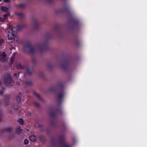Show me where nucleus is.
<instances>
[{
	"mask_svg": "<svg viewBox=\"0 0 147 147\" xmlns=\"http://www.w3.org/2000/svg\"><path fill=\"white\" fill-rule=\"evenodd\" d=\"M58 142H56V140L54 138L51 139V141L53 145L54 146H57L58 144L61 145L60 147H70V145L67 143H65V136L63 134H62L58 136Z\"/></svg>",
	"mask_w": 147,
	"mask_h": 147,
	"instance_id": "obj_1",
	"label": "nucleus"
},
{
	"mask_svg": "<svg viewBox=\"0 0 147 147\" xmlns=\"http://www.w3.org/2000/svg\"><path fill=\"white\" fill-rule=\"evenodd\" d=\"M26 24H24L21 25H18L17 26V28L13 27L11 30V33L10 31V30L9 31V33L8 34V38L9 40L13 39L15 36L18 30H19L22 29L23 28L25 27Z\"/></svg>",
	"mask_w": 147,
	"mask_h": 147,
	"instance_id": "obj_2",
	"label": "nucleus"
},
{
	"mask_svg": "<svg viewBox=\"0 0 147 147\" xmlns=\"http://www.w3.org/2000/svg\"><path fill=\"white\" fill-rule=\"evenodd\" d=\"M57 86L59 90L60 89H62V90L61 92L57 94L56 97L58 103L59 104H61L62 102L64 95V92L63 90L64 88V84L63 83L60 82L57 84Z\"/></svg>",
	"mask_w": 147,
	"mask_h": 147,
	"instance_id": "obj_3",
	"label": "nucleus"
},
{
	"mask_svg": "<svg viewBox=\"0 0 147 147\" xmlns=\"http://www.w3.org/2000/svg\"><path fill=\"white\" fill-rule=\"evenodd\" d=\"M24 50L26 53L33 54L36 51V49L33 47L30 41H26L24 47Z\"/></svg>",
	"mask_w": 147,
	"mask_h": 147,
	"instance_id": "obj_4",
	"label": "nucleus"
},
{
	"mask_svg": "<svg viewBox=\"0 0 147 147\" xmlns=\"http://www.w3.org/2000/svg\"><path fill=\"white\" fill-rule=\"evenodd\" d=\"M15 59V57L12 56L10 59V62L9 64V68L11 69H13L15 68L17 69H23L24 68V66H22L21 63H20L17 64H14L13 62Z\"/></svg>",
	"mask_w": 147,
	"mask_h": 147,
	"instance_id": "obj_5",
	"label": "nucleus"
},
{
	"mask_svg": "<svg viewBox=\"0 0 147 147\" xmlns=\"http://www.w3.org/2000/svg\"><path fill=\"white\" fill-rule=\"evenodd\" d=\"M12 82L11 75L8 74H5L4 78V82L7 85L11 86Z\"/></svg>",
	"mask_w": 147,
	"mask_h": 147,
	"instance_id": "obj_6",
	"label": "nucleus"
},
{
	"mask_svg": "<svg viewBox=\"0 0 147 147\" xmlns=\"http://www.w3.org/2000/svg\"><path fill=\"white\" fill-rule=\"evenodd\" d=\"M40 51L41 53L48 50L49 47L47 42H43L40 44L38 46Z\"/></svg>",
	"mask_w": 147,
	"mask_h": 147,
	"instance_id": "obj_7",
	"label": "nucleus"
},
{
	"mask_svg": "<svg viewBox=\"0 0 147 147\" xmlns=\"http://www.w3.org/2000/svg\"><path fill=\"white\" fill-rule=\"evenodd\" d=\"M69 61L67 59H65L61 63V66L62 69L66 71L69 67Z\"/></svg>",
	"mask_w": 147,
	"mask_h": 147,
	"instance_id": "obj_8",
	"label": "nucleus"
},
{
	"mask_svg": "<svg viewBox=\"0 0 147 147\" xmlns=\"http://www.w3.org/2000/svg\"><path fill=\"white\" fill-rule=\"evenodd\" d=\"M62 111L60 108L57 109L56 110H53V111L50 113V116L53 118H54L56 114V113H62Z\"/></svg>",
	"mask_w": 147,
	"mask_h": 147,
	"instance_id": "obj_9",
	"label": "nucleus"
},
{
	"mask_svg": "<svg viewBox=\"0 0 147 147\" xmlns=\"http://www.w3.org/2000/svg\"><path fill=\"white\" fill-rule=\"evenodd\" d=\"M7 60V54L5 52H3L0 58V60L1 62H4Z\"/></svg>",
	"mask_w": 147,
	"mask_h": 147,
	"instance_id": "obj_10",
	"label": "nucleus"
},
{
	"mask_svg": "<svg viewBox=\"0 0 147 147\" xmlns=\"http://www.w3.org/2000/svg\"><path fill=\"white\" fill-rule=\"evenodd\" d=\"M32 22L34 28L35 29L38 28V24L36 19H33Z\"/></svg>",
	"mask_w": 147,
	"mask_h": 147,
	"instance_id": "obj_11",
	"label": "nucleus"
},
{
	"mask_svg": "<svg viewBox=\"0 0 147 147\" xmlns=\"http://www.w3.org/2000/svg\"><path fill=\"white\" fill-rule=\"evenodd\" d=\"M10 98V96L9 95L6 96L5 97V101L4 105L5 106H6L8 105L9 100Z\"/></svg>",
	"mask_w": 147,
	"mask_h": 147,
	"instance_id": "obj_12",
	"label": "nucleus"
},
{
	"mask_svg": "<svg viewBox=\"0 0 147 147\" xmlns=\"http://www.w3.org/2000/svg\"><path fill=\"white\" fill-rule=\"evenodd\" d=\"M74 44L76 46L79 47L80 44V42L79 39L78 38L75 39L74 41Z\"/></svg>",
	"mask_w": 147,
	"mask_h": 147,
	"instance_id": "obj_13",
	"label": "nucleus"
},
{
	"mask_svg": "<svg viewBox=\"0 0 147 147\" xmlns=\"http://www.w3.org/2000/svg\"><path fill=\"white\" fill-rule=\"evenodd\" d=\"M34 69L33 67H31L30 68H28L26 70V73L29 75H31Z\"/></svg>",
	"mask_w": 147,
	"mask_h": 147,
	"instance_id": "obj_14",
	"label": "nucleus"
},
{
	"mask_svg": "<svg viewBox=\"0 0 147 147\" xmlns=\"http://www.w3.org/2000/svg\"><path fill=\"white\" fill-rule=\"evenodd\" d=\"M22 94L20 92L19 94V95H18L16 98V102L18 103L19 104L21 101H23V100L21 98V96Z\"/></svg>",
	"mask_w": 147,
	"mask_h": 147,
	"instance_id": "obj_15",
	"label": "nucleus"
},
{
	"mask_svg": "<svg viewBox=\"0 0 147 147\" xmlns=\"http://www.w3.org/2000/svg\"><path fill=\"white\" fill-rule=\"evenodd\" d=\"M39 138L40 141L42 143H45L46 142V139L44 136L40 135L39 136Z\"/></svg>",
	"mask_w": 147,
	"mask_h": 147,
	"instance_id": "obj_16",
	"label": "nucleus"
},
{
	"mask_svg": "<svg viewBox=\"0 0 147 147\" xmlns=\"http://www.w3.org/2000/svg\"><path fill=\"white\" fill-rule=\"evenodd\" d=\"M12 128L11 127H7V128H5L3 129L2 131V132H7L9 133H11L12 131Z\"/></svg>",
	"mask_w": 147,
	"mask_h": 147,
	"instance_id": "obj_17",
	"label": "nucleus"
},
{
	"mask_svg": "<svg viewBox=\"0 0 147 147\" xmlns=\"http://www.w3.org/2000/svg\"><path fill=\"white\" fill-rule=\"evenodd\" d=\"M21 127L19 126L16 130V132L19 135L20 134L23 132V130L21 129Z\"/></svg>",
	"mask_w": 147,
	"mask_h": 147,
	"instance_id": "obj_18",
	"label": "nucleus"
},
{
	"mask_svg": "<svg viewBox=\"0 0 147 147\" xmlns=\"http://www.w3.org/2000/svg\"><path fill=\"white\" fill-rule=\"evenodd\" d=\"M74 26L76 27H78L80 25V22L77 20H75L73 21Z\"/></svg>",
	"mask_w": 147,
	"mask_h": 147,
	"instance_id": "obj_19",
	"label": "nucleus"
},
{
	"mask_svg": "<svg viewBox=\"0 0 147 147\" xmlns=\"http://www.w3.org/2000/svg\"><path fill=\"white\" fill-rule=\"evenodd\" d=\"M29 140L32 142H35L36 140V137L35 135L30 136L29 137Z\"/></svg>",
	"mask_w": 147,
	"mask_h": 147,
	"instance_id": "obj_20",
	"label": "nucleus"
},
{
	"mask_svg": "<svg viewBox=\"0 0 147 147\" xmlns=\"http://www.w3.org/2000/svg\"><path fill=\"white\" fill-rule=\"evenodd\" d=\"M1 9L3 12H7L8 10V8L2 6L1 7Z\"/></svg>",
	"mask_w": 147,
	"mask_h": 147,
	"instance_id": "obj_21",
	"label": "nucleus"
},
{
	"mask_svg": "<svg viewBox=\"0 0 147 147\" xmlns=\"http://www.w3.org/2000/svg\"><path fill=\"white\" fill-rule=\"evenodd\" d=\"M34 95H35L37 97L39 100L42 101H43V99L38 94L36 93L35 92H34Z\"/></svg>",
	"mask_w": 147,
	"mask_h": 147,
	"instance_id": "obj_22",
	"label": "nucleus"
},
{
	"mask_svg": "<svg viewBox=\"0 0 147 147\" xmlns=\"http://www.w3.org/2000/svg\"><path fill=\"white\" fill-rule=\"evenodd\" d=\"M57 90V88L56 87H51L50 88V91L53 92H55Z\"/></svg>",
	"mask_w": 147,
	"mask_h": 147,
	"instance_id": "obj_23",
	"label": "nucleus"
},
{
	"mask_svg": "<svg viewBox=\"0 0 147 147\" xmlns=\"http://www.w3.org/2000/svg\"><path fill=\"white\" fill-rule=\"evenodd\" d=\"M65 10L66 11L69 12L70 11V8L68 6H66L65 7Z\"/></svg>",
	"mask_w": 147,
	"mask_h": 147,
	"instance_id": "obj_24",
	"label": "nucleus"
},
{
	"mask_svg": "<svg viewBox=\"0 0 147 147\" xmlns=\"http://www.w3.org/2000/svg\"><path fill=\"white\" fill-rule=\"evenodd\" d=\"M32 84V82L31 81L26 82H25V84L26 86H30Z\"/></svg>",
	"mask_w": 147,
	"mask_h": 147,
	"instance_id": "obj_25",
	"label": "nucleus"
},
{
	"mask_svg": "<svg viewBox=\"0 0 147 147\" xmlns=\"http://www.w3.org/2000/svg\"><path fill=\"white\" fill-rule=\"evenodd\" d=\"M26 5L25 4L21 3L19 5H18V7L19 8H24L25 7Z\"/></svg>",
	"mask_w": 147,
	"mask_h": 147,
	"instance_id": "obj_26",
	"label": "nucleus"
},
{
	"mask_svg": "<svg viewBox=\"0 0 147 147\" xmlns=\"http://www.w3.org/2000/svg\"><path fill=\"white\" fill-rule=\"evenodd\" d=\"M9 15V13H7L6 14H4L3 15V18L5 19V20L7 18V17Z\"/></svg>",
	"mask_w": 147,
	"mask_h": 147,
	"instance_id": "obj_27",
	"label": "nucleus"
},
{
	"mask_svg": "<svg viewBox=\"0 0 147 147\" xmlns=\"http://www.w3.org/2000/svg\"><path fill=\"white\" fill-rule=\"evenodd\" d=\"M19 122L21 125H23L24 124V121L22 119H20L19 120Z\"/></svg>",
	"mask_w": 147,
	"mask_h": 147,
	"instance_id": "obj_28",
	"label": "nucleus"
},
{
	"mask_svg": "<svg viewBox=\"0 0 147 147\" xmlns=\"http://www.w3.org/2000/svg\"><path fill=\"white\" fill-rule=\"evenodd\" d=\"M5 88L3 87L0 90V96H1L3 93Z\"/></svg>",
	"mask_w": 147,
	"mask_h": 147,
	"instance_id": "obj_29",
	"label": "nucleus"
},
{
	"mask_svg": "<svg viewBox=\"0 0 147 147\" xmlns=\"http://www.w3.org/2000/svg\"><path fill=\"white\" fill-rule=\"evenodd\" d=\"M18 16L22 18L24 16V14L22 13H18L17 14Z\"/></svg>",
	"mask_w": 147,
	"mask_h": 147,
	"instance_id": "obj_30",
	"label": "nucleus"
},
{
	"mask_svg": "<svg viewBox=\"0 0 147 147\" xmlns=\"http://www.w3.org/2000/svg\"><path fill=\"white\" fill-rule=\"evenodd\" d=\"M21 72H19L18 73V74H17L16 73H14L13 74V75L15 77H16L17 76V77L18 78L19 76V75L21 73Z\"/></svg>",
	"mask_w": 147,
	"mask_h": 147,
	"instance_id": "obj_31",
	"label": "nucleus"
},
{
	"mask_svg": "<svg viewBox=\"0 0 147 147\" xmlns=\"http://www.w3.org/2000/svg\"><path fill=\"white\" fill-rule=\"evenodd\" d=\"M4 40L3 39H0V46L2 45V44Z\"/></svg>",
	"mask_w": 147,
	"mask_h": 147,
	"instance_id": "obj_32",
	"label": "nucleus"
},
{
	"mask_svg": "<svg viewBox=\"0 0 147 147\" xmlns=\"http://www.w3.org/2000/svg\"><path fill=\"white\" fill-rule=\"evenodd\" d=\"M29 142V140L27 139H25L24 141V143L25 144H27Z\"/></svg>",
	"mask_w": 147,
	"mask_h": 147,
	"instance_id": "obj_33",
	"label": "nucleus"
},
{
	"mask_svg": "<svg viewBox=\"0 0 147 147\" xmlns=\"http://www.w3.org/2000/svg\"><path fill=\"white\" fill-rule=\"evenodd\" d=\"M34 105L36 107H39L40 106V105L37 102H35L34 103Z\"/></svg>",
	"mask_w": 147,
	"mask_h": 147,
	"instance_id": "obj_34",
	"label": "nucleus"
},
{
	"mask_svg": "<svg viewBox=\"0 0 147 147\" xmlns=\"http://www.w3.org/2000/svg\"><path fill=\"white\" fill-rule=\"evenodd\" d=\"M5 20V19L3 18L2 17H0V21L3 22Z\"/></svg>",
	"mask_w": 147,
	"mask_h": 147,
	"instance_id": "obj_35",
	"label": "nucleus"
},
{
	"mask_svg": "<svg viewBox=\"0 0 147 147\" xmlns=\"http://www.w3.org/2000/svg\"><path fill=\"white\" fill-rule=\"evenodd\" d=\"M2 112L0 110V121L2 119Z\"/></svg>",
	"mask_w": 147,
	"mask_h": 147,
	"instance_id": "obj_36",
	"label": "nucleus"
},
{
	"mask_svg": "<svg viewBox=\"0 0 147 147\" xmlns=\"http://www.w3.org/2000/svg\"><path fill=\"white\" fill-rule=\"evenodd\" d=\"M32 61L33 63L34 64L36 62V60L34 58H33Z\"/></svg>",
	"mask_w": 147,
	"mask_h": 147,
	"instance_id": "obj_37",
	"label": "nucleus"
},
{
	"mask_svg": "<svg viewBox=\"0 0 147 147\" xmlns=\"http://www.w3.org/2000/svg\"><path fill=\"white\" fill-rule=\"evenodd\" d=\"M4 1L6 3H9V0H4Z\"/></svg>",
	"mask_w": 147,
	"mask_h": 147,
	"instance_id": "obj_38",
	"label": "nucleus"
},
{
	"mask_svg": "<svg viewBox=\"0 0 147 147\" xmlns=\"http://www.w3.org/2000/svg\"><path fill=\"white\" fill-rule=\"evenodd\" d=\"M47 1H48L49 3H51L52 2L53 0H47Z\"/></svg>",
	"mask_w": 147,
	"mask_h": 147,
	"instance_id": "obj_39",
	"label": "nucleus"
},
{
	"mask_svg": "<svg viewBox=\"0 0 147 147\" xmlns=\"http://www.w3.org/2000/svg\"><path fill=\"white\" fill-rule=\"evenodd\" d=\"M13 136H14V135L13 134H12L9 137V138H12V137H13Z\"/></svg>",
	"mask_w": 147,
	"mask_h": 147,
	"instance_id": "obj_40",
	"label": "nucleus"
},
{
	"mask_svg": "<svg viewBox=\"0 0 147 147\" xmlns=\"http://www.w3.org/2000/svg\"><path fill=\"white\" fill-rule=\"evenodd\" d=\"M16 84L17 85H20V83L19 82H17Z\"/></svg>",
	"mask_w": 147,
	"mask_h": 147,
	"instance_id": "obj_41",
	"label": "nucleus"
},
{
	"mask_svg": "<svg viewBox=\"0 0 147 147\" xmlns=\"http://www.w3.org/2000/svg\"><path fill=\"white\" fill-rule=\"evenodd\" d=\"M49 67L51 68H52V66L51 65H49Z\"/></svg>",
	"mask_w": 147,
	"mask_h": 147,
	"instance_id": "obj_42",
	"label": "nucleus"
},
{
	"mask_svg": "<svg viewBox=\"0 0 147 147\" xmlns=\"http://www.w3.org/2000/svg\"><path fill=\"white\" fill-rule=\"evenodd\" d=\"M51 124L52 125H53V123H52V122H51Z\"/></svg>",
	"mask_w": 147,
	"mask_h": 147,
	"instance_id": "obj_43",
	"label": "nucleus"
},
{
	"mask_svg": "<svg viewBox=\"0 0 147 147\" xmlns=\"http://www.w3.org/2000/svg\"><path fill=\"white\" fill-rule=\"evenodd\" d=\"M2 0H0V2H1V1H2Z\"/></svg>",
	"mask_w": 147,
	"mask_h": 147,
	"instance_id": "obj_44",
	"label": "nucleus"
},
{
	"mask_svg": "<svg viewBox=\"0 0 147 147\" xmlns=\"http://www.w3.org/2000/svg\"><path fill=\"white\" fill-rule=\"evenodd\" d=\"M15 54V53H13V55H14V54Z\"/></svg>",
	"mask_w": 147,
	"mask_h": 147,
	"instance_id": "obj_45",
	"label": "nucleus"
}]
</instances>
